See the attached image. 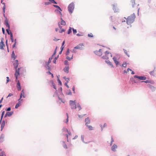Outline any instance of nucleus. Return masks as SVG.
Here are the masks:
<instances>
[{"label": "nucleus", "mask_w": 156, "mask_h": 156, "mask_svg": "<svg viewBox=\"0 0 156 156\" xmlns=\"http://www.w3.org/2000/svg\"><path fill=\"white\" fill-rule=\"evenodd\" d=\"M136 16L134 13L128 16L126 18L125 17L124 18L126 20V23L128 25H130L133 23L134 21Z\"/></svg>", "instance_id": "nucleus-1"}, {"label": "nucleus", "mask_w": 156, "mask_h": 156, "mask_svg": "<svg viewBox=\"0 0 156 156\" xmlns=\"http://www.w3.org/2000/svg\"><path fill=\"white\" fill-rule=\"evenodd\" d=\"M74 4L73 2H71L69 5L68 8V11L70 13H73L74 9Z\"/></svg>", "instance_id": "nucleus-2"}, {"label": "nucleus", "mask_w": 156, "mask_h": 156, "mask_svg": "<svg viewBox=\"0 0 156 156\" xmlns=\"http://www.w3.org/2000/svg\"><path fill=\"white\" fill-rule=\"evenodd\" d=\"M4 24L8 28L6 29V31L8 34L10 36L12 35L13 34L11 31L10 30V26L9 23L6 22V23Z\"/></svg>", "instance_id": "nucleus-3"}, {"label": "nucleus", "mask_w": 156, "mask_h": 156, "mask_svg": "<svg viewBox=\"0 0 156 156\" xmlns=\"http://www.w3.org/2000/svg\"><path fill=\"white\" fill-rule=\"evenodd\" d=\"M69 105L71 107V108L73 109H75L76 108V104L75 100L69 101Z\"/></svg>", "instance_id": "nucleus-4"}, {"label": "nucleus", "mask_w": 156, "mask_h": 156, "mask_svg": "<svg viewBox=\"0 0 156 156\" xmlns=\"http://www.w3.org/2000/svg\"><path fill=\"white\" fill-rule=\"evenodd\" d=\"M134 78H137L139 80H145L147 78L145 76H138L137 75H135L133 76Z\"/></svg>", "instance_id": "nucleus-5"}, {"label": "nucleus", "mask_w": 156, "mask_h": 156, "mask_svg": "<svg viewBox=\"0 0 156 156\" xmlns=\"http://www.w3.org/2000/svg\"><path fill=\"white\" fill-rule=\"evenodd\" d=\"M84 45L83 43H80L77 46L74 47V48L76 49H79L80 50H82L84 49L83 47L82 46H84Z\"/></svg>", "instance_id": "nucleus-6"}, {"label": "nucleus", "mask_w": 156, "mask_h": 156, "mask_svg": "<svg viewBox=\"0 0 156 156\" xmlns=\"http://www.w3.org/2000/svg\"><path fill=\"white\" fill-rule=\"evenodd\" d=\"M94 53L96 55L99 56H101L102 54V53L101 51V49H99L98 51L96 50L94 51Z\"/></svg>", "instance_id": "nucleus-7"}, {"label": "nucleus", "mask_w": 156, "mask_h": 156, "mask_svg": "<svg viewBox=\"0 0 156 156\" xmlns=\"http://www.w3.org/2000/svg\"><path fill=\"white\" fill-rule=\"evenodd\" d=\"M53 6L56 8L57 9H55L54 11L56 13H57V11H62V9L58 5H53Z\"/></svg>", "instance_id": "nucleus-8"}, {"label": "nucleus", "mask_w": 156, "mask_h": 156, "mask_svg": "<svg viewBox=\"0 0 156 156\" xmlns=\"http://www.w3.org/2000/svg\"><path fill=\"white\" fill-rule=\"evenodd\" d=\"M13 65L14 66V69H16L18 68L19 63L18 60H15L14 61L12 62Z\"/></svg>", "instance_id": "nucleus-9"}, {"label": "nucleus", "mask_w": 156, "mask_h": 156, "mask_svg": "<svg viewBox=\"0 0 156 156\" xmlns=\"http://www.w3.org/2000/svg\"><path fill=\"white\" fill-rule=\"evenodd\" d=\"M3 38H2L1 41L0 43V49L2 50L4 49V47L5 46V44H4V42L3 41Z\"/></svg>", "instance_id": "nucleus-10"}, {"label": "nucleus", "mask_w": 156, "mask_h": 156, "mask_svg": "<svg viewBox=\"0 0 156 156\" xmlns=\"http://www.w3.org/2000/svg\"><path fill=\"white\" fill-rule=\"evenodd\" d=\"M112 5L113 6V9L114 11V12H118V9L117 7V4H112Z\"/></svg>", "instance_id": "nucleus-11"}, {"label": "nucleus", "mask_w": 156, "mask_h": 156, "mask_svg": "<svg viewBox=\"0 0 156 156\" xmlns=\"http://www.w3.org/2000/svg\"><path fill=\"white\" fill-rule=\"evenodd\" d=\"M147 86L150 88L152 92L155 91L156 88L154 86L151 85L150 84H147Z\"/></svg>", "instance_id": "nucleus-12"}, {"label": "nucleus", "mask_w": 156, "mask_h": 156, "mask_svg": "<svg viewBox=\"0 0 156 156\" xmlns=\"http://www.w3.org/2000/svg\"><path fill=\"white\" fill-rule=\"evenodd\" d=\"M112 59L114 62V63L115 64L116 66V67H118V65H119L120 64L119 62V61L116 60V58L115 57H114Z\"/></svg>", "instance_id": "nucleus-13"}, {"label": "nucleus", "mask_w": 156, "mask_h": 156, "mask_svg": "<svg viewBox=\"0 0 156 156\" xmlns=\"http://www.w3.org/2000/svg\"><path fill=\"white\" fill-rule=\"evenodd\" d=\"M57 46L56 48L55 49V50L54 53L53 54V55H52L49 58L48 60H49L50 61H51V60L53 59V57L54 56H55L56 53V51H57Z\"/></svg>", "instance_id": "nucleus-14"}, {"label": "nucleus", "mask_w": 156, "mask_h": 156, "mask_svg": "<svg viewBox=\"0 0 156 156\" xmlns=\"http://www.w3.org/2000/svg\"><path fill=\"white\" fill-rule=\"evenodd\" d=\"M16 86L18 91H20L21 90V87L20 85V82H18V83H17Z\"/></svg>", "instance_id": "nucleus-15"}, {"label": "nucleus", "mask_w": 156, "mask_h": 156, "mask_svg": "<svg viewBox=\"0 0 156 156\" xmlns=\"http://www.w3.org/2000/svg\"><path fill=\"white\" fill-rule=\"evenodd\" d=\"M5 135L4 134H2L0 137V143H2L5 140Z\"/></svg>", "instance_id": "nucleus-16"}, {"label": "nucleus", "mask_w": 156, "mask_h": 156, "mask_svg": "<svg viewBox=\"0 0 156 156\" xmlns=\"http://www.w3.org/2000/svg\"><path fill=\"white\" fill-rule=\"evenodd\" d=\"M117 146L115 144H114L111 147V150L114 151L115 152L116 151L115 149L117 148Z\"/></svg>", "instance_id": "nucleus-17"}, {"label": "nucleus", "mask_w": 156, "mask_h": 156, "mask_svg": "<svg viewBox=\"0 0 156 156\" xmlns=\"http://www.w3.org/2000/svg\"><path fill=\"white\" fill-rule=\"evenodd\" d=\"M1 131H2L3 128H4L5 125V120H2V121L1 122Z\"/></svg>", "instance_id": "nucleus-18"}, {"label": "nucleus", "mask_w": 156, "mask_h": 156, "mask_svg": "<svg viewBox=\"0 0 156 156\" xmlns=\"http://www.w3.org/2000/svg\"><path fill=\"white\" fill-rule=\"evenodd\" d=\"M105 62L108 65L111 66V67H114V66H113V64L112 62L109 60H105Z\"/></svg>", "instance_id": "nucleus-19"}, {"label": "nucleus", "mask_w": 156, "mask_h": 156, "mask_svg": "<svg viewBox=\"0 0 156 156\" xmlns=\"http://www.w3.org/2000/svg\"><path fill=\"white\" fill-rule=\"evenodd\" d=\"M51 62V61H50L49 60H48V62L45 61V64H44V66L45 68H46V67L47 66H50V65H49V64Z\"/></svg>", "instance_id": "nucleus-20"}, {"label": "nucleus", "mask_w": 156, "mask_h": 156, "mask_svg": "<svg viewBox=\"0 0 156 156\" xmlns=\"http://www.w3.org/2000/svg\"><path fill=\"white\" fill-rule=\"evenodd\" d=\"M21 105V101H18V102L16 104L15 106V108L16 109H17L19 106H20Z\"/></svg>", "instance_id": "nucleus-21"}, {"label": "nucleus", "mask_w": 156, "mask_h": 156, "mask_svg": "<svg viewBox=\"0 0 156 156\" xmlns=\"http://www.w3.org/2000/svg\"><path fill=\"white\" fill-rule=\"evenodd\" d=\"M85 122H86L85 125L89 124L90 123V120L89 117H87L85 119Z\"/></svg>", "instance_id": "nucleus-22"}, {"label": "nucleus", "mask_w": 156, "mask_h": 156, "mask_svg": "<svg viewBox=\"0 0 156 156\" xmlns=\"http://www.w3.org/2000/svg\"><path fill=\"white\" fill-rule=\"evenodd\" d=\"M5 111H3L2 112L1 115V119L0 120V124L1 123V122L2 121V120L3 118L4 117V115L5 113Z\"/></svg>", "instance_id": "nucleus-23"}, {"label": "nucleus", "mask_w": 156, "mask_h": 156, "mask_svg": "<svg viewBox=\"0 0 156 156\" xmlns=\"http://www.w3.org/2000/svg\"><path fill=\"white\" fill-rule=\"evenodd\" d=\"M69 66L67 67H65L63 69V70L66 73H68L69 72Z\"/></svg>", "instance_id": "nucleus-24"}, {"label": "nucleus", "mask_w": 156, "mask_h": 156, "mask_svg": "<svg viewBox=\"0 0 156 156\" xmlns=\"http://www.w3.org/2000/svg\"><path fill=\"white\" fill-rule=\"evenodd\" d=\"M11 57V58L13 59V60H15L16 58V56H15L14 51H13L12 52Z\"/></svg>", "instance_id": "nucleus-25"}, {"label": "nucleus", "mask_w": 156, "mask_h": 156, "mask_svg": "<svg viewBox=\"0 0 156 156\" xmlns=\"http://www.w3.org/2000/svg\"><path fill=\"white\" fill-rule=\"evenodd\" d=\"M6 112L7 113L8 116V117H10L12 115V114L14 113V112L13 111H12L10 112Z\"/></svg>", "instance_id": "nucleus-26"}, {"label": "nucleus", "mask_w": 156, "mask_h": 156, "mask_svg": "<svg viewBox=\"0 0 156 156\" xmlns=\"http://www.w3.org/2000/svg\"><path fill=\"white\" fill-rule=\"evenodd\" d=\"M130 80L132 82H134L135 83H137L138 82V81L135 80L133 78H131ZM132 83L133 84V83Z\"/></svg>", "instance_id": "nucleus-27"}, {"label": "nucleus", "mask_w": 156, "mask_h": 156, "mask_svg": "<svg viewBox=\"0 0 156 156\" xmlns=\"http://www.w3.org/2000/svg\"><path fill=\"white\" fill-rule=\"evenodd\" d=\"M3 16L5 18V21H4V24H5L6 23V22L7 23H8V19H7V18L6 17V16H5V13H3Z\"/></svg>", "instance_id": "nucleus-28"}, {"label": "nucleus", "mask_w": 156, "mask_h": 156, "mask_svg": "<svg viewBox=\"0 0 156 156\" xmlns=\"http://www.w3.org/2000/svg\"><path fill=\"white\" fill-rule=\"evenodd\" d=\"M59 57V55H58L57 56L55 57V58H54V60H53V62L55 63L56 64V60L58 59Z\"/></svg>", "instance_id": "nucleus-29"}, {"label": "nucleus", "mask_w": 156, "mask_h": 156, "mask_svg": "<svg viewBox=\"0 0 156 156\" xmlns=\"http://www.w3.org/2000/svg\"><path fill=\"white\" fill-rule=\"evenodd\" d=\"M84 135H81V139L82 141L85 143V144H87V142H85L84 141Z\"/></svg>", "instance_id": "nucleus-30"}, {"label": "nucleus", "mask_w": 156, "mask_h": 156, "mask_svg": "<svg viewBox=\"0 0 156 156\" xmlns=\"http://www.w3.org/2000/svg\"><path fill=\"white\" fill-rule=\"evenodd\" d=\"M0 156H6L5 154V153L4 151H3L0 152Z\"/></svg>", "instance_id": "nucleus-31"}, {"label": "nucleus", "mask_w": 156, "mask_h": 156, "mask_svg": "<svg viewBox=\"0 0 156 156\" xmlns=\"http://www.w3.org/2000/svg\"><path fill=\"white\" fill-rule=\"evenodd\" d=\"M57 77H58V79H57V80L58 82V84L60 86H62V83L61 81L59 79V78L58 76H57Z\"/></svg>", "instance_id": "nucleus-32"}, {"label": "nucleus", "mask_w": 156, "mask_h": 156, "mask_svg": "<svg viewBox=\"0 0 156 156\" xmlns=\"http://www.w3.org/2000/svg\"><path fill=\"white\" fill-rule=\"evenodd\" d=\"M72 28L69 27V28L67 31V34H69L72 32Z\"/></svg>", "instance_id": "nucleus-33"}, {"label": "nucleus", "mask_w": 156, "mask_h": 156, "mask_svg": "<svg viewBox=\"0 0 156 156\" xmlns=\"http://www.w3.org/2000/svg\"><path fill=\"white\" fill-rule=\"evenodd\" d=\"M103 59L106 60L108 59L109 58L107 55H105L101 57Z\"/></svg>", "instance_id": "nucleus-34"}, {"label": "nucleus", "mask_w": 156, "mask_h": 156, "mask_svg": "<svg viewBox=\"0 0 156 156\" xmlns=\"http://www.w3.org/2000/svg\"><path fill=\"white\" fill-rule=\"evenodd\" d=\"M45 61L44 60H43L42 59H41L39 61L40 63L41 64H42L43 66H44V65L45 64Z\"/></svg>", "instance_id": "nucleus-35"}, {"label": "nucleus", "mask_w": 156, "mask_h": 156, "mask_svg": "<svg viewBox=\"0 0 156 156\" xmlns=\"http://www.w3.org/2000/svg\"><path fill=\"white\" fill-rule=\"evenodd\" d=\"M135 0H131V2L132 4V7L133 8L134 6V5L135 4Z\"/></svg>", "instance_id": "nucleus-36"}, {"label": "nucleus", "mask_w": 156, "mask_h": 156, "mask_svg": "<svg viewBox=\"0 0 156 156\" xmlns=\"http://www.w3.org/2000/svg\"><path fill=\"white\" fill-rule=\"evenodd\" d=\"M73 55H72V56L71 57H69L68 56H67L66 57V59L68 60L69 61H70L71 59H73Z\"/></svg>", "instance_id": "nucleus-37"}, {"label": "nucleus", "mask_w": 156, "mask_h": 156, "mask_svg": "<svg viewBox=\"0 0 156 156\" xmlns=\"http://www.w3.org/2000/svg\"><path fill=\"white\" fill-rule=\"evenodd\" d=\"M69 53H70V49L69 48H68L67 49L66 52V56H68L69 55Z\"/></svg>", "instance_id": "nucleus-38"}, {"label": "nucleus", "mask_w": 156, "mask_h": 156, "mask_svg": "<svg viewBox=\"0 0 156 156\" xmlns=\"http://www.w3.org/2000/svg\"><path fill=\"white\" fill-rule=\"evenodd\" d=\"M63 146L64 148L66 149L67 148V147L65 141H63Z\"/></svg>", "instance_id": "nucleus-39"}, {"label": "nucleus", "mask_w": 156, "mask_h": 156, "mask_svg": "<svg viewBox=\"0 0 156 156\" xmlns=\"http://www.w3.org/2000/svg\"><path fill=\"white\" fill-rule=\"evenodd\" d=\"M49 1L51 3H52L55 4H57V3L55 0H49Z\"/></svg>", "instance_id": "nucleus-40"}, {"label": "nucleus", "mask_w": 156, "mask_h": 156, "mask_svg": "<svg viewBox=\"0 0 156 156\" xmlns=\"http://www.w3.org/2000/svg\"><path fill=\"white\" fill-rule=\"evenodd\" d=\"M60 24L61 25L65 26L66 24L65 21L64 20H62V21H61Z\"/></svg>", "instance_id": "nucleus-41"}, {"label": "nucleus", "mask_w": 156, "mask_h": 156, "mask_svg": "<svg viewBox=\"0 0 156 156\" xmlns=\"http://www.w3.org/2000/svg\"><path fill=\"white\" fill-rule=\"evenodd\" d=\"M132 71V69L129 68H128L127 69V70H124V71H123V72H124V73H127L128 72H129V71Z\"/></svg>", "instance_id": "nucleus-42"}, {"label": "nucleus", "mask_w": 156, "mask_h": 156, "mask_svg": "<svg viewBox=\"0 0 156 156\" xmlns=\"http://www.w3.org/2000/svg\"><path fill=\"white\" fill-rule=\"evenodd\" d=\"M69 83L68 80H66V82L65 83L64 85L66 86V87L69 88V87L68 85L67 84L68 83Z\"/></svg>", "instance_id": "nucleus-43"}, {"label": "nucleus", "mask_w": 156, "mask_h": 156, "mask_svg": "<svg viewBox=\"0 0 156 156\" xmlns=\"http://www.w3.org/2000/svg\"><path fill=\"white\" fill-rule=\"evenodd\" d=\"M86 126H87V127L90 130H91L93 129V127L92 126H90V125H87Z\"/></svg>", "instance_id": "nucleus-44"}, {"label": "nucleus", "mask_w": 156, "mask_h": 156, "mask_svg": "<svg viewBox=\"0 0 156 156\" xmlns=\"http://www.w3.org/2000/svg\"><path fill=\"white\" fill-rule=\"evenodd\" d=\"M10 39L12 42H14V39L13 38V34L10 36Z\"/></svg>", "instance_id": "nucleus-45"}, {"label": "nucleus", "mask_w": 156, "mask_h": 156, "mask_svg": "<svg viewBox=\"0 0 156 156\" xmlns=\"http://www.w3.org/2000/svg\"><path fill=\"white\" fill-rule=\"evenodd\" d=\"M20 75V72H16L15 71V73L14 74L15 76H19Z\"/></svg>", "instance_id": "nucleus-46"}, {"label": "nucleus", "mask_w": 156, "mask_h": 156, "mask_svg": "<svg viewBox=\"0 0 156 156\" xmlns=\"http://www.w3.org/2000/svg\"><path fill=\"white\" fill-rule=\"evenodd\" d=\"M126 62H123V63L122 64L121 66L124 68H126Z\"/></svg>", "instance_id": "nucleus-47"}, {"label": "nucleus", "mask_w": 156, "mask_h": 156, "mask_svg": "<svg viewBox=\"0 0 156 156\" xmlns=\"http://www.w3.org/2000/svg\"><path fill=\"white\" fill-rule=\"evenodd\" d=\"M77 107L79 108V111L80 110H81L82 109V108L79 103H78L77 104Z\"/></svg>", "instance_id": "nucleus-48"}, {"label": "nucleus", "mask_w": 156, "mask_h": 156, "mask_svg": "<svg viewBox=\"0 0 156 156\" xmlns=\"http://www.w3.org/2000/svg\"><path fill=\"white\" fill-rule=\"evenodd\" d=\"M62 132H64L65 131L68 132V129L65 127H63L62 129Z\"/></svg>", "instance_id": "nucleus-49"}, {"label": "nucleus", "mask_w": 156, "mask_h": 156, "mask_svg": "<svg viewBox=\"0 0 156 156\" xmlns=\"http://www.w3.org/2000/svg\"><path fill=\"white\" fill-rule=\"evenodd\" d=\"M149 80H146L142 81H140L141 83L144 82L146 83H149Z\"/></svg>", "instance_id": "nucleus-50"}, {"label": "nucleus", "mask_w": 156, "mask_h": 156, "mask_svg": "<svg viewBox=\"0 0 156 156\" xmlns=\"http://www.w3.org/2000/svg\"><path fill=\"white\" fill-rule=\"evenodd\" d=\"M72 30L73 34H75L77 33L76 30L75 29H74L73 28H72Z\"/></svg>", "instance_id": "nucleus-51"}, {"label": "nucleus", "mask_w": 156, "mask_h": 156, "mask_svg": "<svg viewBox=\"0 0 156 156\" xmlns=\"http://www.w3.org/2000/svg\"><path fill=\"white\" fill-rule=\"evenodd\" d=\"M114 141V140H113V138L112 136V137H111V143H110V146L112 145V143Z\"/></svg>", "instance_id": "nucleus-52"}, {"label": "nucleus", "mask_w": 156, "mask_h": 156, "mask_svg": "<svg viewBox=\"0 0 156 156\" xmlns=\"http://www.w3.org/2000/svg\"><path fill=\"white\" fill-rule=\"evenodd\" d=\"M21 68H22L21 67H19V68H17L16 69H15V71L16 72H20V70Z\"/></svg>", "instance_id": "nucleus-53"}, {"label": "nucleus", "mask_w": 156, "mask_h": 156, "mask_svg": "<svg viewBox=\"0 0 156 156\" xmlns=\"http://www.w3.org/2000/svg\"><path fill=\"white\" fill-rule=\"evenodd\" d=\"M87 36L89 37H94V36L92 34V33L88 34L87 35Z\"/></svg>", "instance_id": "nucleus-54"}, {"label": "nucleus", "mask_w": 156, "mask_h": 156, "mask_svg": "<svg viewBox=\"0 0 156 156\" xmlns=\"http://www.w3.org/2000/svg\"><path fill=\"white\" fill-rule=\"evenodd\" d=\"M6 84H7L11 80L9 79V77L8 76H7L6 77Z\"/></svg>", "instance_id": "nucleus-55"}, {"label": "nucleus", "mask_w": 156, "mask_h": 156, "mask_svg": "<svg viewBox=\"0 0 156 156\" xmlns=\"http://www.w3.org/2000/svg\"><path fill=\"white\" fill-rule=\"evenodd\" d=\"M46 69H47L48 70H51V66L50 65V66H47V67H46V68H45Z\"/></svg>", "instance_id": "nucleus-56"}, {"label": "nucleus", "mask_w": 156, "mask_h": 156, "mask_svg": "<svg viewBox=\"0 0 156 156\" xmlns=\"http://www.w3.org/2000/svg\"><path fill=\"white\" fill-rule=\"evenodd\" d=\"M58 91L59 93H62V87H60L58 89Z\"/></svg>", "instance_id": "nucleus-57"}, {"label": "nucleus", "mask_w": 156, "mask_h": 156, "mask_svg": "<svg viewBox=\"0 0 156 156\" xmlns=\"http://www.w3.org/2000/svg\"><path fill=\"white\" fill-rule=\"evenodd\" d=\"M58 98L59 100L62 103H65V101H64L61 98H60L59 96H58Z\"/></svg>", "instance_id": "nucleus-58"}, {"label": "nucleus", "mask_w": 156, "mask_h": 156, "mask_svg": "<svg viewBox=\"0 0 156 156\" xmlns=\"http://www.w3.org/2000/svg\"><path fill=\"white\" fill-rule=\"evenodd\" d=\"M64 64L66 65H69L68 62V60H66L64 61Z\"/></svg>", "instance_id": "nucleus-59"}, {"label": "nucleus", "mask_w": 156, "mask_h": 156, "mask_svg": "<svg viewBox=\"0 0 156 156\" xmlns=\"http://www.w3.org/2000/svg\"><path fill=\"white\" fill-rule=\"evenodd\" d=\"M5 110L6 111H9L11 110V108L10 107H9L8 108H6Z\"/></svg>", "instance_id": "nucleus-60"}, {"label": "nucleus", "mask_w": 156, "mask_h": 156, "mask_svg": "<svg viewBox=\"0 0 156 156\" xmlns=\"http://www.w3.org/2000/svg\"><path fill=\"white\" fill-rule=\"evenodd\" d=\"M67 95H72V92L70 90H69V93H66Z\"/></svg>", "instance_id": "nucleus-61"}, {"label": "nucleus", "mask_w": 156, "mask_h": 156, "mask_svg": "<svg viewBox=\"0 0 156 156\" xmlns=\"http://www.w3.org/2000/svg\"><path fill=\"white\" fill-rule=\"evenodd\" d=\"M16 78L15 81L17 83H18V82H20V81L19 80H18V76H15Z\"/></svg>", "instance_id": "nucleus-62"}, {"label": "nucleus", "mask_w": 156, "mask_h": 156, "mask_svg": "<svg viewBox=\"0 0 156 156\" xmlns=\"http://www.w3.org/2000/svg\"><path fill=\"white\" fill-rule=\"evenodd\" d=\"M105 55H108L110 54L111 55V53L109 52L108 51H106L105 52Z\"/></svg>", "instance_id": "nucleus-63"}, {"label": "nucleus", "mask_w": 156, "mask_h": 156, "mask_svg": "<svg viewBox=\"0 0 156 156\" xmlns=\"http://www.w3.org/2000/svg\"><path fill=\"white\" fill-rule=\"evenodd\" d=\"M5 6H4L2 8L3 12L5 13Z\"/></svg>", "instance_id": "nucleus-64"}]
</instances>
